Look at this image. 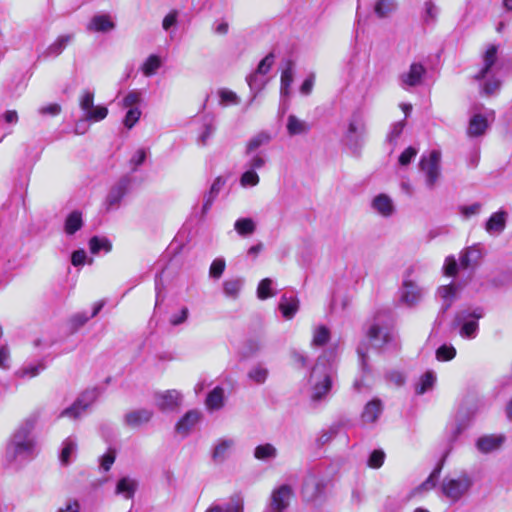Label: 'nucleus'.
Returning a JSON list of instances; mask_svg holds the SVG:
<instances>
[{
    "mask_svg": "<svg viewBox=\"0 0 512 512\" xmlns=\"http://www.w3.org/2000/svg\"><path fill=\"white\" fill-rule=\"evenodd\" d=\"M33 427V423L27 421L14 432L3 455L2 464L5 468L18 470L32 454L34 449Z\"/></svg>",
    "mask_w": 512,
    "mask_h": 512,
    "instance_id": "f257e3e1",
    "label": "nucleus"
},
{
    "mask_svg": "<svg viewBox=\"0 0 512 512\" xmlns=\"http://www.w3.org/2000/svg\"><path fill=\"white\" fill-rule=\"evenodd\" d=\"M332 374V365L326 360V354L320 356L310 374L311 401L316 403L326 398L332 386Z\"/></svg>",
    "mask_w": 512,
    "mask_h": 512,
    "instance_id": "f03ea898",
    "label": "nucleus"
},
{
    "mask_svg": "<svg viewBox=\"0 0 512 512\" xmlns=\"http://www.w3.org/2000/svg\"><path fill=\"white\" fill-rule=\"evenodd\" d=\"M474 485L473 477L462 472L455 476L445 477L440 485L442 495L451 503H457L469 494Z\"/></svg>",
    "mask_w": 512,
    "mask_h": 512,
    "instance_id": "7ed1b4c3",
    "label": "nucleus"
},
{
    "mask_svg": "<svg viewBox=\"0 0 512 512\" xmlns=\"http://www.w3.org/2000/svg\"><path fill=\"white\" fill-rule=\"evenodd\" d=\"M485 315L483 307L462 309L455 315L454 323L459 328V335L463 339L473 340L479 333V320Z\"/></svg>",
    "mask_w": 512,
    "mask_h": 512,
    "instance_id": "20e7f679",
    "label": "nucleus"
},
{
    "mask_svg": "<svg viewBox=\"0 0 512 512\" xmlns=\"http://www.w3.org/2000/svg\"><path fill=\"white\" fill-rule=\"evenodd\" d=\"M365 118L360 112H354L349 121L347 130L343 136L345 145L354 153L363 147L366 136Z\"/></svg>",
    "mask_w": 512,
    "mask_h": 512,
    "instance_id": "39448f33",
    "label": "nucleus"
},
{
    "mask_svg": "<svg viewBox=\"0 0 512 512\" xmlns=\"http://www.w3.org/2000/svg\"><path fill=\"white\" fill-rule=\"evenodd\" d=\"M79 106L83 112V118L88 122H99L108 115V109L102 105H94V92L84 90L79 96Z\"/></svg>",
    "mask_w": 512,
    "mask_h": 512,
    "instance_id": "423d86ee",
    "label": "nucleus"
},
{
    "mask_svg": "<svg viewBox=\"0 0 512 512\" xmlns=\"http://www.w3.org/2000/svg\"><path fill=\"white\" fill-rule=\"evenodd\" d=\"M441 153L433 150L428 155H423L420 160V169L425 174V183L429 189H433L441 175Z\"/></svg>",
    "mask_w": 512,
    "mask_h": 512,
    "instance_id": "0eeeda50",
    "label": "nucleus"
},
{
    "mask_svg": "<svg viewBox=\"0 0 512 512\" xmlns=\"http://www.w3.org/2000/svg\"><path fill=\"white\" fill-rule=\"evenodd\" d=\"M99 391L96 388L86 390L83 392L75 402L65 408L59 415V417H66L69 419H77L81 417L88 408L97 400Z\"/></svg>",
    "mask_w": 512,
    "mask_h": 512,
    "instance_id": "6e6552de",
    "label": "nucleus"
},
{
    "mask_svg": "<svg viewBox=\"0 0 512 512\" xmlns=\"http://www.w3.org/2000/svg\"><path fill=\"white\" fill-rule=\"evenodd\" d=\"M424 290L415 281L405 276L399 289V301L408 306H416L423 298Z\"/></svg>",
    "mask_w": 512,
    "mask_h": 512,
    "instance_id": "1a4fd4ad",
    "label": "nucleus"
},
{
    "mask_svg": "<svg viewBox=\"0 0 512 512\" xmlns=\"http://www.w3.org/2000/svg\"><path fill=\"white\" fill-rule=\"evenodd\" d=\"M131 180L129 177H122L109 190L104 206L107 211L115 210L120 207L122 199L128 193Z\"/></svg>",
    "mask_w": 512,
    "mask_h": 512,
    "instance_id": "9d476101",
    "label": "nucleus"
},
{
    "mask_svg": "<svg viewBox=\"0 0 512 512\" xmlns=\"http://www.w3.org/2000/svg\"><path fill=\"white\" fill-rule=\"evenodd\" d=\"M156 407L162 412H172L177 410L182 402V394L175 390H166L157 392L154 396Z\"/></svg>",
    "mask_w": 512,
    "mask_h": 512,
    "instance_id": "9b49d317",
    "label": "nucleus"
},
{
    "mask_svg": "<svg viewBox=\"0 0 512 512\" xmlns=\"http://www.w3.org/2000/svg\"><path fill=\"white\" fill-rule=\"evenodd\" d=\"M426 74V68L418 62H414L409 69L399 75L400 86L408 90L409 88L421 85Z\"/></svg>",
    "mask_w": 512,
    "mask_h": 512,
    "instance_id": "f8f14e48",
    "label": "nucleus"
},
{
    "mask_svg": "<svg viewBox=\"0 0 512 512\" xmlns=\"http://www.w3.org/2000/svg\"><path fill=\"white\" fill-rule=\"evenodd\" d=\"M371 208L376 214L383 218L393 216L396 211L392 198L385 193H380L372 199Z\"/></svg>",
    "mask_w": 512,
    "mask_h": 512,
    "instance_id": "ddd939ff",
    "label": "nucleus"
},
{
    "mask_svg": "<svg viewBox=\"0 0 512 512\" xmlns=\"http://www.w3.org/2000/svg\"><path fill=\"white\" fill-rule=\"evenodd\" d=\"M292 495L293 491L289 485H281L272 491L269 505L275 510L284 511L289 506Z\"/></svg>",
    "mask_w": 512,
    "mask_h": 512,
    "instance_id": "4468645a",
    "label": "nucleus"
},
{
    "mask_svg": "<svg viewBox=\"0 0 512 512\" xmlns=\"http://www.w3.org/2000/svg\"><path fill=\"white\" fill-rule=\"evenodd\" d=\"M367 336L374 347L380 348L391 340V329L386 325L373 323L367 332Z\"/></svg>",
    "mask_w": 512,
    "mask_h": 512,
    "instance_id": "2eb2a0df",
    "label": "nucleus"
},
{
    "mask_svg": "<svg viewBox=\"0 0 512 512\" xmlns=\"http://www.w3.org/2000/svg\"><path fill=\"white\" fill-rule=\"evenodd\" d=\"M205 512H244V496L234 493L223 505H212Z\"/></svg>",
    "mask_w": 512,
    "mask_h": 512,
    "instance_id": "dca6fc26",
    "label": "nucleus"
},
{
    "mask_svg": "<svg viewBox=\"0 0 512 512\" xmlns=\"http://www.w3.org/2000/svg\"><path fill=\"white\" fill-rule=\"evenodd\" d=\"M234 446L235 440L232 438L218 439L211 454L213 461L216 463L224 462L228 458Z\"/></svg>",
    "mask_w": 512,
    "mask_h": 512,
    "instance_id": "f3484780",
    "label": "nucleus"
},
{
    "mask_svg": "<svg viewBox=\"0 0 512 512\" xmlns=\"http://www.w3.org/2000/svg\"><path fill=\"white\" fill-rule=\"evenodd\" d=\"M482 258V252L478 245L463 250L459 257V265L463 269L475 268Z\"/></svg>",
    "mask_w": 512,
    "mask_h": 512,
    "instance_id": "a211bd4d",
    "label": "nucleus"
},
{
    "mask_svg": "<svg viewBox=\"0 0 512 512\" xmlns=\"http://www.w3.org/2000/svg\"><path fill=\"white\" fill-rule=\"evenodd\" d=\"M382 411V401L378 398H374L364 406L361 414V420L364 424H373L379 419Z\"/></svg>",
    "mask_w": 512,
    "mask_h": 512,
    "instance_id": "6ab92c4d",
    "label": "nucleus"
},
{
    "mask_svg": "<svg viewBox=\"0 0 512 512\" xmlns=\"http://www.w3.org/2000/svg\"><path fill=\"white\" fill-rule=\"evenodd\" d=\"M201 418V414L196 410H190L177 422L176 432L182 436H187L196 426Z\"/></svg>",
    "mask_w": 512,
    "mask_h": 512,
    "instance_id": "aec40b11",
    "label": "nucleus"
},
{
    "mask_svg": "<svg viewBox=\"0 0 512 512\" xmlns=\"http://www.w3.org/2000/svg\"><path fill=\"white\" fill-rule=\"evenodd\" d=\"M460 292V286L456 284L444 285L438 288V295L442 300L441 310L446 312L457 299Z\"/></svg>",
    "mask_w": 512,
    "mask_h": 512,
    "instance_id": "412c9836",
    "label": "nucleus"
},
{
    "mask_svg": "<svg viewBox=\"0 0 512 512\" xmlns=\"http://www.w3.org/2000/svg\"><path fill=\"white\" fill-rule=\"evenodd\" d=\"M507 216V213L502 210L493 213L485 224L487 233L491 235L502 233L506 227Z\"/></svg>",
    "mask_w": 512,
    "mask_h": 512,
    "instance_id": "4be33fe9",
    "label": "nucleus"
},
{
    "mask_svg": "<svg viewBox=\"0 0 512 512\" xmlns=\"http://www.w3.org/2000/svg\"><path fill=\"white\" fill-rule=\"evenodd\" d=\"M152 417L153 411L143 408L128 412L124 417V421L130 427H139L148 423Z\"/></svg>",
    "mask_w": 512,
    "mask_h": 512,
    "instance_id": "5701e85b",
    "label": "nucleus"
},
{
    "mask_svg": "<svg viewBox=\"0 0 512 512\" xmlns=\"http://www.w3.org/2000/svg\"><path fill=\"white\" fill-rule=\"evenodd\" d=\"M74 34L60 35L51 43L43 53L44 58L57 57L73 41Z\"/></svg>",
    "mask_w": 512,
    "mask_h": 512,
    "instance_id": "b1692460",
    "label": "nucleus"
},
{
    "mask_svg": "<svg viewBox=\"0 0 512 512\" xmlns=\"http://www.w3.org/2000/svg\"><path fill=\"white\" fill-rule=\"evenodd\" d=\"M286 129L289 136L304 135L310 131V125L306 121L291 114L287 117Z\"/></svg>",
    "mask_w": 512,
    "mask_h": 512,
    "instance_id": "393cba45",
    "label": "nucleus"
},
{
    "mask_svg": "<svg viewBox=\"0 0 512 512\" xmlns=\"http://www.w3.org/2000/svg\"><path fill=\"white\" fill-rule=\"evenodd\" d=\"M114 27L115 24L109 15L100 14L92 17L87 25V30L93 32H108L113 30Z\"/></svg>",
    "mask_w": 512,
    "mask_h": 512,
    "instance_id": "a878e982",
    "label": "nucleus"
},
{
    "mask_svg": "<svg viewBox=\"0 0 512 512\" xmlns=\"http://www.w3.org/2000/svg\"><path fill=\"white\" fill-rule=\"evenodd\" d=\"M138 488V481L130 477H123L116 484L115 493L125 499H132Z\"/></svg>",
    "mask_w": 512,
    "mask_h": 512,
    "instance_id": "bb28decb",
    "label": "nucleus"
},
{
    "mask_svg": "<svg viewBox=\"0 0 512 512\" xmlns=\"http://www.w3.org/2000/svg\"><path fill=\"white\" fill-rule=\"evenodd\" d=\"M487 129V118L481 114H475L469 121L467 134L469 137H478L483 135Z\"/></svg>",
    "mask_w": 512,
    "mask_h": 512,
    "instance_id": "cd10ccee",
    "label": "nucleus"
},
{
    "mask_svg": "<svg viewBox=\"0 0 512 512\" xmlns=\"http://www.w3.org/2000/svg\"><path fill=\"white\" fill-rule=\"evenodd\" d=\"M46 369L44 360H39L34 363H28L16 371V376L21 379H31L38 376Z\"/></svg>",
    "mask_w": 512,
    "mask_h": 512,
    "instance_id": "c85d7f7f",
    "label": "nucleus"
},
{
    "mask_svg": "<svg viewBox=\"0 0 512 512\" xmlns=\"http://www.w3.org/2000/svg\"><path fill=\"white\" fill-rule=\"evenodd\" d=\"M504 438L501 436L486 435L480 437L476 442V447L482 453H490L497 450L503 443Z\"/></svg>",
    "mask_w": 512,
    "mask_h": 512,
    "instance_id": "c756f323",
    "label": "nucleus"
},
{
    "mask_svg": "<svg viewBox=\"0 0 512 512\" xmlns=\"http://www.w3.org/2000/svg\"><path fill=\"white\" fill-rule=\"evenodd\" d=\"M497 60V46L491 45L486 50L484 56H483V67L480 69V71L475 75V78L477 80L484 79L486 75L489 73L492 66L495 64Z\"/></svg>",
    "mask_w": 512,
    "mask_h": 512,
    "instance_id": "7c9ffc66",
    "label": "nucleus"
},
{
    "mask_svg": "<svg viewBox=\"0 0 512 512\" xmlns=\"http://www.w3.org/2000/svg\"><path fill=\"white\" fill-rule=\"evenodd\" d=\"M83 226L82 213L80 211H72L68 214L64 222V231L71 236L79 231Z\"/></svg>",
    "mask_w": 512,
    "mask_h": 512,
    "instance_id": "2f4dec72",
    "label": "nucleus"
},
{
    "mask_svg": "<svg viewBox=\"0 0 512 512\" xmlns=\"http://www.w3.org/2000/svg\"><path fill=\"white\" fill-rule=\"evenodd\" d=\"M279 309L283 317L291 319L299 309V300L296 297L283 296L279 304Z\"/></svg>",
    "mask_w": 512,
    "mask_h": 512,
    "instance_id": "473e14b6",
    "label": "nucleus"
},
{
    "mask_svg": "<svg viewBox=\"0 0 512 512\" xmlns=\"http://www.w3.org/2000/svg\"><path fill=\"white\" fill-rule=\"evenodd\" d=\"M209 410H219L224 406V389L217 386L208 395L205 401Z\"/></svg>",
    "mask_w": 512,
    "mask_h": 512,
    "instance_id": "72a5a7b5",
    "label": "nucleus"
},
{
    "mask_svg": "<svg viewBox=\"0 0 512 512\" xmlns=\"http://www.w3.org/2000/svg\"><path fill=\"white\" fill-rule=\"evenodd\" d=\"M321 490V485L318 481V479L313 476L309 475L303 484L302 493L304 497L308 500H313Z\"/></svg>",
    "mask_w": 512,
    "mask_h": 512,
    "instance_id": "f704fd0d",
    "label": "nucleus"
},
{
    "mask_svg": "<svg viewBox=\"0 0 512 512\" xmlns=\"http://www.w3.org/2000/svg\"><path fill=\"white\" fill-rule=\"evenodd\" d=\"M277 455H278L277 448L270 443L258 445L254 449V457L257 460H261V461L273 460L277 457Z\"/></svg>",
    "mask_w": 512,
    "mask_h": 512,
    "instance_id": "c9c22d12",
    "label": "nucleus"
},
{
    "mask_svg": "<svg viewBox=\"0 0 512 512\" xmlns=\"http://www.w3.org/2000/svg\"><path fill=\"white\" fill-rule=\"evenodd\" d=\"M272 137L270 133L262 131L255 136H253L246 144V154H252L259 147L267 145L270 143Z\"/></svg>",
    "mask_w": 512,
    "mask_h": 512,
    "instance_id": "e433bc0d",
    "label": "nucleus"
},
{
    "mask_svg": "<svg viewBox=\"0 0 512 512\" xmlns=\"http://www.w3.org/2000/svg\"><path fill=\"white\" fill-rule=\"evenodd\" d=\"M294 64L292 61H288L286 68L281 73V95L288 96L290 87L294 80Z\"/></svg>",
    "mask_w": 512,
    "mask_h": 512,
    "instance_id": "4c0bfd02",
    "label": "nucleus"
},
{
    "mask_svg": "<svg viewBox=\"0 0 512 512\" xmlns=\"http://www.w3.org/2000/svg\"><path fill=\"white\" fill-rule=\"evenodd\" d=\"M268 375L269 370L262 363L253 365L247 373L249 380L256 384H263L267 380Z\"/></svg>",
    "mask_w": 512,
    "mask_h": 512,
    "instance_id": "58836bf2",
    "label": "nucleus"
},
{
    "mask_svg": "<svg viewBox=\"0 0 512 512\" xmlns=\"http://www.w3.org/2000/svg\"><path fill=\"white\" fill-rule=\"evenodd\" d=\"M243 279L234 278L224 281L223 291L226 297L236 299L242 289Z\"/></svg>",
    "mask_w": 512,
    "mask_h": 512,
    "instance_id": "ea45409f",
    "label": "nucleus"
},
{
    "mask_svg": "<svg viewBox=\"0 0 512 512\" xmlns=\"http://www.w3.org/2000/svg\"><path fill=\"white\" fill-rule=\"evenodd\" d=\"M89 249L92 254H98L100 251L108 253L112 249V244L105 237L93 236L89 240Z\"/></svg>",
    "mask_w": 512,
    "mask_h": 512,
    "instance_id": "a19ab883",
    "label": "nucleus"
},
{
    "mask_svg": "<svg viewBox=\"0 0 512 512\" xmlns=\"http://www.w3.org/2000/svg\"><path fill=\"white\" fill-rule=\"evenodd\" d=\"M436 381V376L433 372L427 371L424 373L415 387V391L418 395H422L427 391L431 390Z\"/></svg>",
    "mask_w": 512,
    "mask_h": 512,
    "instance_id": "79ce46f5",
    "label": "nucleus"
},
{
    "mask_svg": "<svg viewBox=\"0 0 512 512\" xmlns=\"http://www.w3.org/2000/svg\"><path fill=\"white\" fill-rule=\"evenodd\" d=\"M162 62L159 56L152 54L142 64L141 71L146 77L153 76L161 67Z\"/></svg>",
    "mask_w": 512,
    "mask_h": 512,
    "instance_id": "37998d69",
    "label": "nucleus"
},
{
    "mask_svg": "<svg viewBox=\"0 0 512 512\" xmlns=\"http://www.w3.org/2000/svg\"><path fill=\"white\" fill-rule=\"evenodd\" d=\"M77 443L72 437H68L63 442V447L60 455V461L62 464L67 465L70 462V457L76 452Z\"/></svg>",
    "mask_w": 512,
    "mask_h": 512,
    "instance_id": "c03bdc74",
    "label": "nucleus"
},
{
    "mask_svg": "<svg viewBox=\"0 0 512 512\" xmlns=\"http://www.w3.org/2000/svg\"><path fill=\"white\" fill-rule=\"evenodd\" d=\"M234 228L239 235L247 236L254 233L256 226L251 218H240L235 222Z\"/></svg>",
    "mask_w": 512,
    "mask_h": 512,
    "instance_id": "a18cd8bd",
    "label": "nucleus"
},
{
    "mask_svg": "<svg viewBox=\"0 0 512 512\" xmlns=\"http://www.w3.org/2000/svg\"><path fill=\"white\" fill-rule=\"evenodd\" d=\"M247 83L250 87V90L253 92V97L251 102L255 99L258 92H260L265 86V81L262 79V75L257 73L256 71L246 78Z\"/></svg>",
    "mask_w": 512,
    "mask_h": 512,
    "instance_id": "49530a36",
    "label": "nucleus"
},
{
    "mask_svg": "<svg viewBox=\"0 0 512 512\" xmlns=\"http://www.w3.org/2000/svg\"><path fill=\"white\" fill-rule=\"evenodd\" d=\"M330 339V331L325 326H318L315 328L312 338V346H323Z\"/></svg>",
    "mask_w": 512,
    "mask_h": 512,
    "instance_id": "de8ad7c7",
    "label": "nucleus"
},
{
    "mask_svg": "<svg viewBox=\"0 0 512 512\" xmlns=\"http://www.w3.org/2000/svg\"><path fill=\"white\" fill-rule=\"evenodd\" d=\"M259 181L260 178L257 172L249 168L240 177V185L244 188L255 187L259 184Z\"/></svg>",
    "mask_w": 512,
    "mask_h": 512,
    "instance_id": "09e8293b",
    "label": "nucleus"
},
{
    "mask_svg": "<svg viewBox=\"0 0 512 512\" xmlns=\"http://www.w3.org/2000/svg\"><path fill=\"white\" fill-rule=\"evenodd\" d=\"M264 347V343L261 339L252 338L249 339L244 346V355L251 357L260 352Z\"/></svg>",
    "mask_w": 512,
    "mask_h": 512,
    "instance_id": "8fccbe9b",
    "label": "nucleus"
},
{
    "mask_svg": "<svg viewBox=\"0 0 512 512\" xmlns=\"http://www.w3.org/2000/svg\"><path fill=\"white\" fill-rule=\"evenodd\" d=\"M220 97V105L229 106L236 105L239 103V97L231 90L228 89H220L218 92Z\"/></svg>",
    "mask_w": 512,
    "mask_h": 512,
    "instance_id": "3c124183",
    "label": "nucleus"
},
{
    "mask_svg": "<svg viewBox=\"0 0 512 512\" xmlns=\"http://www.w3.org/2000/svg\"><path fill=\"white\" fill-rule=\"evenodd\" d=\"M394 0H378L375 4V13L383 18L394 9Z\"/></svg>",
    "mask_w": 512,
    "mask_h": 512,
    "instance_id": "603ef678",
    "label": "nucleus"
},
{
    "mask_svg": "<svg viewBox=\"0 0 512 512\" xmlns=\"http://www.w3.org/2000/svg\"><path fill=\"white\" fill-rule=\"evenodd\" d=\"M456 356V349L452 345H442L436 350L439 361H450Z\"/></svg>",
    "mask_w": 512,
    "mask_h": 512,
    "instance_id": "864d4df0",
    "label": "nucleus"
},
{
    "mask_svg": "<svg viewBox=\"0 0 512 512\" xmlns=\"http://www.w3.org/2000/svg\"><path fill=\"white\" fill-rule=\"evenodd\" d=\"M438 7L431 1H427L424 4L423 20L425 23H433L438 16Z\"/></svg>",
    "mask_w": 512,
    "mask_h": 512,
    "instance_id": "5fc2aeb1",
    "label": "nucleus"
},
{
    "mask_svg": "<svg viewBox=\"0 0 512 512\" xmlns=\"http://www.w3.org/2000/svg\"><path fill=\"white\" fill-rule=\"evenodd\" d=\"M271 285L272 280L269 278H265L260 281L257 288V296L259 299L264 300L274 295L273 292L271 291Z\"/></svg>",
    "mask_w": 512,
    "mask_h": 512,
    "instance_id": "6e6d98bb",
    "label": "nucleus"
},
{
    "mask_svg": "<svg viewBox=\"0 0 512 512\" xmlns=\"http://www.w3.org/2000/svg\"><path fill=\"white\" fill-rule=\"evenodd\" d=\"M404 127H405L404 120L393 123L391 125L390 131L387 134L386 140L389 143L394 145L396 143V140L398 139V137L403 132Z\"/></svg>",
    "mask_w": 512,
    "mask_h": 512,
    "instance_id": "4d7b16f0",
    "label": "nucleus"
},
{
    "mask_svg": "<svg viewBox=\"0 0 512 512\" xmlns=\"http://www.w3.org/2000/svg\"><path fill=\"white\" fill-rule=\"evenodd\" d=\"M146 156H147V151L143 148H140L135 151V153L132 155V157L130 158V161H129L131 170L133 172L137 171L138 167L144 163Z\"/></svg>",
    "mask_w": 512,
    "mask_h": 512,
    "instance_id": "13d9d810",
    "label": "nucleus"
},
{
    "mask_svg": "<svg viewBox=\"0 0 512 512\" xmlns=\"http://www.w3.org/2000/svg\"><path fill=\"white\" fill-rule=\"evenodd\" d=\"M141 116V111L139 108H130L128 109L125 118L123 120V124L128 129H131L139 120Z\"/></svg>",
    "mask_w": 512,
    "mask_h": 512,
    "instance_id": "bf43d9fd",
    "label": "nucleus"
},
{
    "mask_svg": "<svg viewBox=\"0 0 512 512\" xmlns=\"http://www.w3.org/2000/svg\"><path fill=\"white\" fill-rule=\"evenodd\" d=\"M274 58L275 56L273 53L267 54L258 64L256 72L262 76L266 75L274 63Z\"/></svg>",
    "mask_w": 512,
    "mask_h": 512,
    "instance_id": "052dcab7",
    "label": "nucleus"
},
{
    "mask_svg": "<svg viewBox=\"0 0 512 512\" xmlns=\"http://www.w3.org/2000/svg\"><path fill=\"white\" fill-rule=\"evenodd\" d=\"M141 100V94L140 92L136 91V90H133V91H130L123 99L122 101V105L123 107L125 108H137L136 105L140 102Z\"/></svg>",
    "mask_w": 512,
    "mask_h": 512,
    "instance_id": "680f3d73",
    "label": "nucleus"
},
{
    "mask_svg": "<svg viewBox=\"0 0 512 512\" xmlns=\"http://www.w3.org/2000/svg\"><path fill=\"white\" fill-rule=\"evenodd\" d=\"M385 459V453L382 450H374L368 459V466L374 469L380 468Z\"/></svg>",
    "mask_w": 512,
    "mask_h": 512,
    "instance_id": "e2e57ef3",
    "label": "nucleus"
},
{
    "mask_svg": "<svg viewBox=\"0 0 512 512\" xmlns=\"http://www.w3.org/2000/svg\"><path fill=\"white\" fill-rule=\"evenodd\" d=\"M266 164V157L261 153H256L251 156L249 161L246 164V167L249 169L257 170L261 169Z\"/></svg>",
    "mask_w": 512,
    "mask_h": 512,
    "instance_id": "0e129e2a",
    "label": "nucleus"
},
{
    "mask_svg": "<svg viewBox=\"0 0 512 512\" xmlns=\"http://www.w3.org/2000/svg\"><path fill=\"white\" fill-rule=\"evenodd\" d=\"M224 270H225L224 259H215L210 266L209 274L211 277L218 279L221 277Z\"/></svg>",
    "mask_w": 512,
    "mask_h": 512,
    "instance_id": "69168bd1",
    "label": "nucleus"
},
{
    "mask_svg": "<svg viewBox=\"0 0 512 512\" xmlns=\"http://www.w3.org/2000/svg\"><path fill=\"white\" fill-rule=\"evenodd\" d=\"M418 150L414 147H408L399 156V164L402 166L408 165L417 155Z\"/></svg>",
    "mask_w": 512,
    "mask_h": 512,
    "instance_id": "338daca9",
    "label": "nucleus"
},
{
    "mask_svg": "<svg viewBox=\"0 0 512 512\" xmlns=\"http://www.w3.org/2000/svg\"><path fill=\"white\" fill-rule=\"evenodd\" d=\"M57 512H80V504L76 499H69Z\"/></svg>",
    "mask_w": 512,
    "mask_h": 512,
    "instance_id": "774afa93",
    "label": "nucleus"
}]
</instances>
